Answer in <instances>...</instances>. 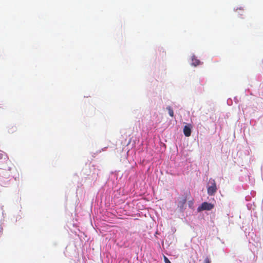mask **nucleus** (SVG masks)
<instances>
[{
	"instance_id": "nucleus-1",
	"label": "nucleus",
	"mask_w": 263,
	"mask_h": 263,
	"mask_svg": "<svg viewBox=\"0 0 263 263\" xmlns=\"http://www.w3.org/2000/svg\"><path fill=\"white\" fill-rule=\"evenodd\" d=\"M209 184L211 185L208 187V194L210 196L214 195L217 190L215 181L210 179Z\"/></svg>"
},
{
	"instance_id": "nucleus-2",
	"label": "nucleus",
	"mask_w": 263,
	"mask_h": 263,
	"mask_svg": "<svg viewBox=\"0 0 263 263\" xmlns=\"http://www.w3.org/2000/svg\"><path fill=\"white\" fill-rule=\"evenodd\" d=\"M214 208V205L212 203H208L207 202H203L201 206L198 207V211H201L203 210H211Z\"/></svg>"
},
{
	"instance_id": "nucleus-3",
	"label": "nucleus",
	"mask_w": 263,
	"mask_h": 263,
	"mask_svg": "<svg viewBox=\"0 0 263 263\" xmlns=\"http://www.w3.org/2000/svg\"><path fill=\"white\" fill-rule=\"evenodd\" d=\"M186 202V197H183L180 199V201L178 202V208H179L181 211H183V210L185 209L184 206Z\"/></svg>"
},
{
	"instance_id": "nucleus-4",
	"label": "nucleus",
	"mask_w": 263,
	"mask_h": 263,
	"mask_svg": "<svg viewBox=\"0 0 263 263\" xmlns=\"http://www.w3.org/2000/svg\"><path fill=\"white\" fill-rule=\"evenodd\" d=\"M192 62L191 64L194 66H197L200 64V61L197 59L195 55L192 56Z\"/></svg>"
},
{
	"instance_id": "nucleus-5",
	"label": "nucleus",
	"mask_w": 263,
	"mask_h": 263,
	"mask_svg": "<svg viewBox=\"0 0 263 263\" xmlns=\"http://www.w3.org/2000/svg\"><path fill=\"white\" fill-rule=\"evenodd\" d=\"M192 126L191 124L185 125L183 128V132H191Z\"/></svg>"
},
{
	"instance_id": "nucleus-6",
	"label": "nucleus",
	"mask_w": 263,
	"mask_h": 263,
	"mask_svg": "<svg viewBox=\"0 0 263 263\" xmlns=\"http://www.w3.org/2000/svg\"><path fill=\"white\" fill-rule=\"evenodd\" d=\"M166 109H167V110L168 111V114H169L170 116L172 117H174V111H173V109L170 106H167L166 107Z\"/></svg>"
},
{
	"instance_id": "nucleus-7",
	"label": "nucleus",
	"mask_w": 263,
	"mask_h": 263,
	"mask_svg": "<svg viewBox=\"0 0 263 263\" xmlns=\"http://www.w3.org/2000/svg\"><path fill=\"white\" fill-rule=\"evenodd\" d=\"M164 260L165 263H171V262L170 261V260L165 256H164Z\"/></svg>"
},
{
	"instance_id": "nucleus-8",
	"label": "nucleus",
	"mask_w": 263,
	"mask_h": 263,
	"mask_svg": "<svg viewBox=\"0 0 263 263\" xmlns=\"http://www.w3.org/2000/svg\"><path fill=\"white\" fill-rule=\"evenodd\" d=\"M204 263H211V260L209 257H206L204 259Z\"/></svg>"
},
{
	"instance_id": "nucleus-9",
	"label": "nucleus",
	"mask_w": 263,
	"mask_h": 263,
	"mask_svg": "<svg viewBox=\"0 0 263 263\" xmlns=\"http://www.w3.org/2000/svg\"><path fill=\"white\" fill-rule=\"evenodd\" d=\"M184 134L186 137H189L191 136V133H184Z\"/></svg>"
},
{
	"instance_id": "nucleus-10",
	"label": "nucleus",
	"mask_w": 263,
	"mask_h": 263,
	"mask_svg": "<svg viewBox=\"0 0 263 263\" xmlns=\"http://www.w3.org/2000/svg\"><path fill=\"white\" fill-rule=\"evenodd\" d=\"M4 161L6 163H7L9 161L8 159H5Z\"/></svg>"
},
{
	"instance_id": "nucleus-11",
	"label": "nucleus",
	"mask_w": 263,
	"mask_h": 263,
	"mask_svg": "<svg viewBox=\"0 0 263 263\" xmlns=\"http://www.w3.org/2000/svg\"><path fill=\"white\" fill-rule=\"evenodd\" d=\"M0 168L1 169H6V167L4 166H0Z\"/></svg>"
}]
</instances>
